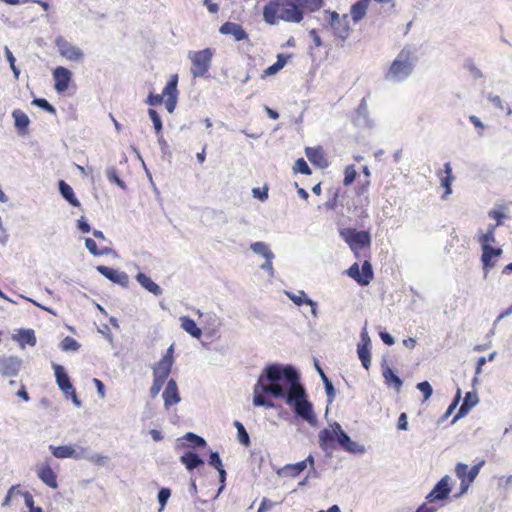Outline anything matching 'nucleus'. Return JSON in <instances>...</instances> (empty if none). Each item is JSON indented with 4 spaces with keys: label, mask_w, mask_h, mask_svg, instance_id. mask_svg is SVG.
<instances>
[{
    "label": "nucleus",
    "mask_w": 512,
    "mask_h": 512,
    "mask_svg": "<svg viewBox=\"0 0 512 512\" xmlns=\"http://www.w3.org/2000/svg\"><path fill=\"white\" fill-rule=\"evenodd\" d=\"M322 382L324 385L325 393L327 395L328 404H331L334 401L336 395L335 387L332 381L326 375H323Z\"/></svg>",
    "instance_id": "41"
},
{
    "label": "nucleus",
    "mask_w": 512,
    "mask_h": 512,
    "mask_svg": "<svg viewBox=\"0 0 512 512\" xmlns=\"http://www.w3.org/2000/svg\"><path fill=\"white\" fill-rule=\"evenodd\" d=\"M370 348L371 347H365V346H358L357 347V354H358V357L362 363V366L365 368V369H369L370 365H371V353H370Z\"/></svg>",
    "instance_id": "39"
},
{
    "label": "nucleus",
    "mask_w": 512,
    "mask_h": 512,
    "mask_svg": "<svg viewBox=\"0 0 512 512\" xmlns=\"http://www.w3.org/2000/svg\"><path fill=\"white\" fill-rule=\"evenodd\" d=\"M306 469V461H300L295 464H287L277 471V474L282 477L291 476L297 477L301 472Z\"/></svg>",
    "instance_id": "29"
},
{
    "label": "nucleus",
    "mask_w": 512,
    "mask_h": 512,
    "mask_svg": "<svg viewBox=\"0 0 512 512\" xmlns=\"http://www.w3.org/2000/svg\"><path fill=\"white\" fill-rule=\"evenodd\" d=\"M319 445L323 450H327L329 445L336 441L346 452L362 455L365 453V446L359 442L351 440L350 436L342 429L338 422L331 425V429L324 428L320 430Z\"/></svg>",
    "instance_id": "4"
},
{
    "label": "nucleus",
    "mask_w": 512,
    "mask_h": 512,
    "mask_svg": "<svg viewBox=\"0 0 512 512\" xmlns=\"http://www.w3.org/2000/svg\"><path fill=\"white\" fill-rule=\"evenodd\" d=\"M14 339H17L22 347H24L25 344L30 346L36 345V337L32 329H20L17 336H14Z\"/></svg>",
    "instance_id": "33"
},
{
    "label": "nucleus",
    "mask_w": 512,
    "mask_h": 512,
    "mask_svg": "<svg viewBox=\"0 0 512 512\" xmlns=\"http://www.w3.org/2000/svg\"><path fill=\"white\" fill-rule=\"evenodd\" d=\"M461 400V389L458 388L457 391H456V394L454 396V399L453 401L451 402V404L448 406L446 412L444 413V415L442 416L441 418V421H445L452 413L453 411L456 409V407L458 406L459 402Z\"/></svg>",
    "instance_id": "50"
},
{
    "label": "nucleus",
    "mask_w": 512,
    "mask_h": 512,
    "mask_svg": "<svg viewBox=\"0 0 512 512\" xmlns=\"http://www.w3.org/2000/svg\"><path fill=\"white\" fill-rule=\"evenodd\" d=\"M234 427L237 430V439L238 441L245 447H248L251 443L250 436L248 432L246 431L244 425L238 421L235 420L233 423Z\"/></svg>",
    "instance_id": "35"
},
{
    "label": "nucleus",
    "mask_w": 512,
    "mask_h": 512,
    "mask_svg": "<svg viewBox=\"0 0 512 512\" xmlns=\"http://www.w3.org/2000/svg\"><path fill=\"white\" fill-rule=\"evenodd\" d=\"M346 273L361 286L369 285L374 276L372 265L369 261H364L361 269L358 263L352 264Z\"/></svg>",
    "instance_id": "10"
},
{
    "label": "nucleus",
    "mask_w": 512,
    "mask_h": 512,
    "mask_svg": "<svg viewBox=\"0 0 512 512\" xmlns=\"http://www.w3.org/2000/svg\"><path fill=\"white\" fill-rule=\"evenodd\" d=\"M496 241L495 234L491 231H487L479 237L481 244L482 255L481 263L483 267V277L487 278L490 269L495 267V261H492V257H500L503 254V249L500 247H493L491 243Z\"/></svg>",
    "instance_id": "6"
},
{
    "label": "nucleus",
    "mask_w": 512,
    "mask_h": 512,
    "mask_svg": "<svg viewBox=\"0 0 512 512\" xmlns=\"http://www.w3.org/2000/svg\"><path fill=\"white\" fill-rule=\"evenodd\" d=\"M173 363L170 360H162L156 364V366L153 368V378H159L161 380H165L168 378L171 369H172Z\"/></svg>",
    "instance_id": "30"
},
{
    "label": "nucleus",
    "mask_w": 512,
    "mask_h": 512,
    "mask_svg": "<svg viewBox=\"0 0 512 512\" xmlns=\"http://www.w3.org/2000/svg\"><path fill=\"white\" fill-rule=\"evenodd\" d=\"M170 496H171V490L169 488H166V487L160 488V490L158 491V494H157V500L160 505L159 511H162L165 508Z\"/></svg>",
    "instance_id": "47"
},
{
    "label": "nucleus",
    "mask_w": 512,
    "mask_h": 512,
    "mask_svg": "<svg viewBox=\"0 0 512 512\" xmlns=\"http://www.w3.org/2000/svg\"><path fill=\"white\" fill-rule=\"evenodd\" d=\"M305 154L308 160L313 164H320V161L323 159V155L320 149L307 147L305 149Z\"/></svg>",
    "instance_id": "42"
},
{
    "label": "nucleus",
    "mask_w": 512,
    "mask_h": 512,
    "mask_svg": "<svg viewBox=\"0 0 512 512\" xmlns=\"http://www.w3.org/2000/svg\"><path fill=\"white\" fill-rule=\"evenodd\" d=\"M299 2L300 8L303 10V8L308 9L311 12L319 10L324 0H297Z\"/></svg>",
    "instance_id": "44"
},
{
    "label": "nucleus",
    "mask_w": 512,
    "mask_h": 512,
    "mask_svg": "<svg viewBox=\"0 0 512 512\" xmlns=\"http://www.w3.org/2000/svg\"><path fill=\"white\" fill-rule=\"evenodd\" d=\"M180 462L188 471H192L204 465V460L195 452L187 451L180 457Z\"/></svg>",
    "instance_id": "23"
},
{
    "label": "nucleus",
    "mask_w": 512,
    "mask_h": 512,
    "mask_svg": "<svg viewBox=\"0 0 512 512\" xmlns=\"http://www.w3.org/2000/svg\"><path fill=\"white\" fill-rule=\"evenodd\" d=\"M4 52H5L6 59L9 62L10 67H11V69L13 71L14 77L17 79L19 77L20 71L15 66L16 59H15V57L12 54V52L10 51V49L7 46H5Z\"/></svg>",
    "instance_id": "52"
},
{
    "label": "nucleus",
    "mask_w": 512,
    "mask_h": 512,
    "mask_svg": "<svg viewBox=\"0 0 512 512\" xmlns=\"http://www.w3.org/2000/svg\"><path fill=\"white\" fill-rule=\"evenodd\" d=\"M478 401L479 399L476 392H467L458 412L452 420V424L467 415L469 411L478 404Z\"/></svg>",
    "instance_id": "17"
},
{
    "label": "nucleus",
    "mask_w": 512,
    "mask_h": 512,
    "mask_svg": "<svg viewBox=\"0 0 512 512\" xmlns=\"http://www.w3.org/2000/svg\"><path fill=\"white\" fill-rule=\"evenodd\" d=\"M181 327L193 338L199 339L202 336V330L197 326L196 322L188 316L180 318Z\"/></svg>",
    "instance_id": "31"
},
{
    "label": "nucleus",
    "mask_w": 512,
    "mask_h": 512,
    "mask_svg": "<svg viewBox=\"0 0 512 512\" xmlns=\"http://www.w3.org/2000/svg\"><path fill=\"white\" fill-rule=\"evenodd\" d=\"M81 452H83L82 453V455H83L82 459L88 460V461H90L92 463H95V464H100V465L104 464V461L107 459L106 456H103V455H101L99 453H96V452H92V451H90L87 448L81 447Z\"/></svg>",
    "instance_id": "38"
},
{
    "label": "nucleus",
    "mask_w": 512,
    "mask_h": 512,
    "mask_svg": "<svg viewBox=\"0 0 512 512\" xmlns=\"http://www.w3.org/2000/svg\"><path fill=\"white\" fill-rule=\"evenodd\" d=\"M85 247L87 250L94 256H98V247L96 242L92 238H86L85 239Z\"/></svg>",
    "instance_id": "64"
},
{
    "label": "nucleus",
    "mask_w": 512,
    "mask_h": 512,
    "mask_svg": "<svg viewBox=\"0 0 512 512\" xmlns=\"http://www.w3.org/2000/svg\"><path fill=\"white\" fill-rule=\"evenodd\" d=\"M252 194L254 198L259 199L260 201H265L268 198V188H253Z\"/></svg>",
    "instance_id": "60"
},
{
    "label": "nucleus",
    "mask_w": 512,
    "mask_h": 512,
    "mask_svg": "<svg viewBox=\"0 0 512 512\" xmlns=\"http://www.w3.org/2000/svg\"><path fill=\"white\" fill-rule=\"evenodd\" d=\"M106 176L109 182L116 184L121 189H126V185L122 179L118 176L117 170L114 166L108 167L106 170Z\"/></svg>",
    "instance_id": "40"
},
{
    "label": "nucleus",
    "mask_w": 512,
    "mask_h": 512,
    "mask_svg": "<svg viewBox=\"0 0 512 512\" xmlns=\"http://www.w3.org/2000/svg\"><path fill=\"white\" fill-rule=\"evenodd\" d=\"M58 190L60 195L73 207H79L80 202L75 196L72 187L64 180L58 182Z\"/></svg>",
    "instance_id": "25"
},
{
    "label": "nucleus",
    "mask_w": 512,
    "mask_h": 512,
    "mask_svg": "<svg viewBox=\"0 0 512 512\" xmlns=\"http://www.w3.org/2000/svg\"><path fill=\"white\" fill-rule=\"evenodd\" d=\"M356 175H357V173H356V170L354 169V167L347 166L345 169V172H344L343 184L345 186L351 185L355 181Z\"/></svg>",
    "instance_id": "53"
},
{
    "label": "nucleus",
    "mask_w": 512,
    "mask_h": 512,
    "mask_svg": "<svg viewBox=\"0 0 512 512\" xmlns=\"http://www.w3.org/2000/svg\"><path fill=\"white\" fill-rule=\"evenodd\" d=\"M165 380H161L159 378H153V384L150 388V394L152 397H156L161 391Z\"/></svg>",
    "instance_id": "58"
},
{
    "label": "nucleus",
    "mask_w": 512,
    "mask_h": 512,
    "mask_svg": "<svg viewBox=\"0 0 512 512\" xmlns=\"http://www.w3.org/2000/svg\"><path fill=\"white\" fill-rule=\"evenodd\" d=\"M485 464V461L484 460H481L479 463H477L476 465L472 466L469 470H468V474H467V480H469V482H473L475 480V478L478 476L479 472H480V468Z\"/></svg>",
    "instance_id": "57"
},
{
    "label": "nucleus",
    "mask_w": 512,
    "mask_h": 512,
    "mask_svg": "<svg viewBox=\"0 0 512 512\" xmlns=\"http://www.w3.org/2000/svg\"><path fill=\"white\" fill-rule=\"evenodd\" d=\"M488 217L496 220L495 226H500L502 225V220L505 219L507 216L503 211L493 209L488 212Z\"/></svg>",
    "instance_id": "56"
},
{
    "label": "nucleus",
    "mask_w": 512,
    "mask_h": 512,
    "mask_svg": "<svg viewBox=\"0 0 512 512\" xmlns=\"http://www.w3.org/2000/svg\"><path fill=\"white\" fill-rule=\"evenodd\" d=\"M96 270L111 282L118 284L124 288L128 287L129 276L127 275V273L103 265L97 266Z\"/></svg>",
    "instance_id": "13"
},
{
    "label": "nucleus",
    "mask_w": 512,
    "mask_h": 512,
    "mask_svg": "<svg viewBox=\"0 0 512 512\" xmlns=\"http://www.w3.org/2000/svg\"><path fill=\"white\" fill-rule=\"evenodd\" d=\"M452 181H453V176H446L441 179V186L445 189L443 198H445L447 195L452 193V190H451Z\"/></svg>",
    "instance_id": "61"
},
{
    "label": "nucleus",
    "mask_w": 512,
    "mask_h": 512,
    "mask_svg": "<svg viewBox=\"0 0 512 512\" xmlns=\"http://www.w3.org/2000/svg\"><path fill=\"white\" fill-rule=\"evenodd\" d=\"M32 105L37 106L50 114H56V109L45 98H34Z\"/></svg>",
    "instance_id": "48"
},
{
    "label": "nucleus",
    "mask_w": 512,
    "mask_h": 512,
    "mask_svg": "<svg viewBox=\"0 0 512 512\" xmlns=\"http://www.w3.org/2000/svg\"><path fill=\"white\" fill-rule=\"evenodd\" d=\"M163 102V95L150 93L147 97L146 103L151 106L160 105Z\"/></svg>",
    "instance_id": "62"
},
{
    "label": "nucleus",
    "mask_w": 512,
    "mask_h": 512,
    "mask_svg": "<svg viewBox=\"0 0 512 512\" xmlns=\"http://www.w3.org/2000/svg\"><path fill=\"white\" fill-rule=\"evenodd\" d=\"M353 123L361 128L372 127V121L369 119L368 106L365 98L360 101Z\"/></svg>",
    "instance_id": "18"
},
{
    "label": "nucleus",
    "mask_w": 512,
    "mask_h": 512,
    "mask_svg": "<svg viewBox=\"0 0 512 512\" xmlns=\"http://www.w3.org/2000/svg\"><path fill=\"white\" fill-rule=\"evenodd\" d=\"M285 403L292 407L294 413L308 422L310 425L316 423V416L312 403L308 400L307 392L304 385L297 389L295 393L287 397Z\"/></svg>",
    "instance_id": "5"
},
{
    "label": "nucleus",
    "mask_w": 512,
    "mask_h": 512,
    "mask_svg": "<svg viewBox=\"0 0 512 512\" xmlns=\"http://www.w3.org/2000/svg\"><path fill=\"white\" fill-rule=\"evenodd\" d=\"M223 35H232L236 41H242L248 38V34L240 24L234 22H225L219 28Z\"/></svg>",
    "instance_id": "20"
},
{
    "label": "nucleus",
    "mask_w": 512,
    "mask_h": 512,
    "mask_svg": "<svg viewBox=\"0 0 512 512\" xmlns=\"http://www.w3.org/2000/svg\"><path fill=\"white\" fill-rule=\"evenodd\" d=\"M37 475L50 488L56 489L58 487L57 476L49 465L40 468Z\"/></svg>",
    "instance_id": "27"
},
{
    "label": "nucleus",
    "mask_w": 512,
    "mask_h": 512,
    "mask_svg": "<svg viewBox=\"0 0 512 512\" xmlns=\"http://www.w3.org/2000/svg\"><path fill=\"white\" fill-rule=\"evenodd\" d=\"M381 368L385 383L388 386H393L397 391H399L403 385V381L398 375L395 374L392 368L387 364V360L385 357H383L382 359Z\"/></svg>",
    "instance_id": "19"
},
{
    "label": "nucleus",
    "mask_w": 512,
    "mask_h": 512,
    "mask_svg": "<svg viewBox=\"0 0 512 512\" xmlns=\"http://www.w3.org/2000/svg\"><path fill=\"white\" fill-rule=\"evenodd\" d=\"M148 115L153 123L156 134H159L163 129V124L158 112L152 108L148 109Z\"/></svg>",
    "instance_id": "45"
},
{
    "label": "nucleus",
    "mask_w": 512,
    "mask_h": 512,
    "mask_svg": "<svg viewBox=\"0 0 512 512\" xmlns=\"http://www.w3.org/2000/svg\"><path fill=\"white\" fill-rule=\"evenodd\" d=\"M293 171L294 173H301L303 175H310L312 173L310 167L303 158H299L296 160L293 166Z\"/></svg>",
    "instance_id": "49"
},
{
    "label": "nucleus",
    "mask_w": 512,
    "mask_h": 512,
    "mask_svg": "<svg viewBox=\"0 0 512 512\" xmlns=\"http://www.w3.org/2000/svg\"><path fill=\"white\" fill-rule=\"evenodd\" d=\"M162 397L164 399V404L166 407H169V406L176 404L180 401L177 384L174 379H170L167 382V385L162 394Z\"/></svg>",
    "instance_id": "22"
},
{
    "label": "nucleus",
    "mask_w": 512,
    "mask_h": 512,
    "mask_svg": "<svg viewBox=\"0 0 512 512\" xmlns=\"http://www.w3.org/2000/svg\"><path fill=\"white\" fill-rule=\"evenodd\" d=\"M335 37L345 42L350 33V22L348 14H343L341 19L330 26Z\"/></svg>",
    "instance_id": "21"
},
{
    "label": "nucleus",
    "mask_w": 512,
    "mask_h": 512,
    "mask_svg": "<svg viewBox=\"0 0 512 512\" xmlns=\"http://www.w3.org/2000/svg\"><path fill=\"white\" fill-rule=\"evenodd\" d=\"M304 12L297 0H271L263 7V19L267 24L276 25L280 20L299 23Z\"/></svg>",
    "instance_id": "2"
},
{
    "label": "nucleus",
    "mask_w": 512,
    "mask_h": 512,
    "mask_svg": "<svg viewBox=\"0 0 512 512\" xmlns=\"http://www.w3.org/2000/svg\"><path fill=\"white\" fill-rule=\"evenodd\" d=\"M23 361L17 356H0V374L7 377L18 375Z\"/></svg>",
    "instance_id": "12"
},
{
    "label": "nucleus",
    "mask_w": 512,
    "mask_h": 512,
    "mask_svg": "<svg viewBox=\"0 0 512 512\" xmlns=\"http://www.w3.org/2000/svg\"><path fill=\"white\" fill-rule=\"evenodd\" d=\"M371 0H359L350 7V15L354 23L361 21L368 10Z\"/></svg>",
    "instance_id": "24"
},
{
    "label": "nucleus",
    "mask_w": 512,
    "mask_h": 512,
    "mask_svg": "<svg viewBox=\"0 0 512 512\" xmlns=\"http://www.w3.org/2000/svg\"><path fill=\"white\" fill-rule=\"evenodd\" d=\"M417 389L423 394L424 401L428 400L433 393V388L428 381L418 383Z\"/></svg>",
    "instance_id": "51"
},
{
    "label": "nucleus",
    "mask_w": 512,
    "mask_h": 512,
    "mask_svg": "<svg viewBox=\"0 0 512 512\" xmlns=\"http://www.w3.org/2000/svg\"><path fill=\"white\" fill-rule=\"evenodd\" d=\"M212 57L213 51L211 48L188 52V59L192 63L190 73L194 78L204 77L208 73L211 66Z\"/></svg>",
    "instance_id": "7"
},
{
    "label": "nucleus",
    "mask_w": 512,
    "mask_h": 512,
    "mask_svg": "<svg viewBox=\"0 0 512 512\" xmlns=\"http://www.w3.org/2000/svg\"><path fill=\"white\" fill-rule=\"evenodd\" d=\"M177 84H178V75L174 74L170 77V79L166 83L161 95L167 96V98L172 97V96L177 97L178 96Z\"/></svg>",
    "instance_id": "36"
},
{
    "label": "nucleus",
    "mask_w": 512,
    "mask_h": 512,
    "mask_svg": "<svg viewBox=\"0 0 512 512\" xmlns=\"http://www.w3.org/2000/svg\"><path fill=\"white\" fill-rule=\"evenodd\" d=\"M341 234L355 254H357L359 249L366 248L371 245V236L367 231L348 229L345 232H341Z\"/></svg>",
    "instance_id": "8"
},
{
    "label": "nucleus",
    "mask_w": 512,
    "mask_h": 512,
    "mask_svg": "<svg viewBox=\"0 0 512 512\" xmlns=\"http://www.w3.org/2000/svg\"><path fill=\"white\" fill-rule=\"evenodd\" d=\"M184 438L189 442V445L194 447V448H197V447H205L206 446V441L204 438H202L201 436L195 434V433H192V432H188Z\"/></svg>",
    "instance_id": "43"
},
{
    "label": "nucleus",
    "mask_w": 512,
    "mask_h": 512,
    "mask_svg": "<svg viewBox=\"0 0 512 512\" xmlns=\"http://www.w3.org/2000/svg\"><path fill=\"white\" fill-rule=\"evenodd\" d=\"M261 270L266 271L269 276L272 278L274 277V267H273V259H265V262L259 266Z\"/></svg>",
    "instance_id": "63"
},
{
    "label": "nucleus",
    "mask_w": 512,
    "mask_h": 512,
    "mask_svg": "<svg viewBox=\"0 0 512 512\" xmlns=\"http://www.w3.org/2000/svg\"><path fill=\"white\" fill-rule=\"evenodd\" d=\"M285 294L296 306L307 305V303L311 302V298L303 290L299 291L298 294L285 291Z\"/></svg>",
    "instance_id": "37"
},
{
    "label": "nucleus",
    "mask_w": 512,
    "mask_h": 512,
    "mask_svg": "<svg viewBox=\"0 0 512 512\" xmlns=\"http://www.w3.org/2000/svg\"><path fill=\"white\" fill-rule=\"evenodd\" d=\"M417 53L416 45H405L386 73V80L398 83L408 78L418 62Z\"/></svg>",
    "instance_id": "3"
},
{
    "label": "nucleus",
    "mask_w": 512,
    "mask_h": 512,
    "mask_svg": "<svg viewBox=\"0 0 512 512\" xmlns=\"http://www.w3.org/2000/svg\"><path fill=\"white\" fill-rule=\"evenodd\" d=\"M262 393L261 387H257V383L254 386V396H253V405L256 407H263L265 405L264 397L260 394Z\"/></svg>",
    "instance_id": "54"
},
{
    "label": "nucleus",
    "mask_w": 512,
    "mask_h": 512,
    "mask_svg": "<svg viewBox=\"0 0 512 512\" xmlns=\"http://www.w3.org/2000/svg\"><path fill=\"white\" fill-rule=\"evenodd\" d=\"M451 477L449 475H445L442 477L434 486L432 491L427 495L426 499L429 503H433L436 501H443L448 498L451 493Z\"/></svg>",
    "instance_id": "11"
},
{
    "label": "nucleus",
    "mask_w": 512,
    "mask_h": 512,
    "mask_svg": "<svg viewBox=\"0 0 512 512\" xmlns=\"http://www.w3.org/2000/svg\"><path fill=\"white\" fill-rule=\"evenodd\" d=\"M50 450L54 457L56 458H72L76 460L82 459L83 455L81 452V447H78V449L73 448L72 446H53L50 445Z\"/></svg>",
    "instance_id": "16"
},
{
    "label": "nucleus",
    "mask_w": 512,
    "mask_h": 512,
    "mask_svg": "<svg viewBox=\"0 0 512 512\" xmlns=\"http://www.w3.org/2000/svg\"><path fill=\"white\" fill-rule=\"evenodd\" d=\"M250 249L253 253L264 257L265 259H274L275 255L271 251L269 245L262 241L254 242L250 245Z\"/></svg>",
    "instance_id": "32"
},
{
    "label": "nucleus",
    "mask_w": 512,
    "mask_h": 512,
    "mask_svg": "<svg viewBox=\"0 0 512 512\" xmlns=\"http://www.w3.org/2000/svg\"><path fill=\"white\" fill-rule=\"evenodd\" d=\"M208 464L214 467L216 470L223 467L222 461L220 459L218 452H211L208 460Z\"/></svg>",
    "instance_id": "59"
},
{
    "label": "nucleus",
    "mask_w": 512,
    "mask_h": 512,
    "mask_svg": "<svg viewBox=\"0 0 512 512\" xmlns=\"http://www.w3.org/2000/svg\"><path fill=\"white\" fill-rule=\"evenodd\" d=\"M60 346L63 351H77L80 348V344L70 336L65 337Z\"/></svg>",
    "instance_id": "46"
},
{
    "label": "nucleus",
    "mask_w": 512,
    "mask_h": 512,
    "mask_svg": "<svg viewBox=\"0 0 512 512\" xmlns=\"http://www.w3.org/2000/svg\"><path fill=\"white\" fill-rule=\"evenodd\" d=\"M468 465L463 462H458L455 466V473L456 476L462 480H467V474H468Z\"/></svg>",
    "instance_id": "55"
},
{
    "label": "nucleus",
    "mask_w": 512,
    "mask_h": 512,
    "mask_svg": "<svg viewBox=\"0 0 512 512\" xmlns=\"http://www.w3.org/2000/svg\"><path fill=\"white\" fill-rule=\"evenodd\" d=\"M12 117L14 119V125L19 134L25 135L30 124L29 117L19 109H16L12 112Z\"/></svg>",
    "instance_id": "28"
},
{
    "label": "nucleus",
    "mask_w": 512,
    "mask_h": 512,
    "mask_svg": "<svg viewBox=\"0 0 512 512\" xmlns=\"http://www.w3.org/2000/svg\"><path fill=\"white\" fill-rule=\"evenodd\" d=\"M52 368L54 370V376L56 380V384L59 389L68 396L70 390L73 389V385L71 384L70 378L62 365L52 363Z\"/></svg>",
    "instance_id": "15"
},
{
    "label": "nucleus",
    "mask_w": 512,
    "mask_h": 512,
    "mask_svg": "<svg viewBox=\"0 0 512 512\" xmlns=\"http://www.w3.org/2000/svg\"><path fill=\"white\" fill-rule=\"evenodd\" d=\"M137 282L147 291L152 293L155 296H159L162 294L161 287L156 284L150 277H148L145 273L139 272L136 275Z\"/></svg>",
    "instance_id": "26"
},
{
    "label": "nucleus",
    "mask_w": 512,
    "mask_h": 512,
    "mask_svg": "<svg viewBox=\"0 0 512 512\" xmlns=\"http://www.w3.org/2000/svg\"><path fill=\"white\" fill-rule=\"evenodd\" d=\"M53 78L55 81V91L58 93H63L69 87L72 79V72L63 66H58L53 70Z\"/></svg>",
    "instance_id": "14"
},
{
    "label": "nucleus",
    "mask_w": 512,
    "mask_h": 512,
    "mask_svg": "<svg viewBox=\"0 0 512 512\" xmlns=\"http://www.w3.org/2000/svg\"><path fill=\"white\" fill-rule=\"evenodd\" d=\"M289 57L290 55L278 54L276 62L264 70V76L278 73L286 65Z\"/></svg>",
    "instance_id": "34"
},
{
    "label": "nucleus",
    "mask_w": 512,
    "mask_h": 512,
    "mask_svg": "<svg viewBox=\"0 0 512 512\" xmlns=\"http://www.w3.org/2000/svg\"><path fill=\"white\" fill-rule=\"evenodd\" d=\"M302 386L300 373L290 364H268L257 381L263 394L284 401Z\"/></svg>",
    "instance_id": "1"
},
{
    "label": "nucleus",
    "mask_w": 512,
    "mask_h": 512,
    "mask_svg": "<svg viewBox=\"0 0 512 512\" xmlns=\"http://www.w3.org/2000/svg\"><path fill=\"white\" fill-rule=\"evenodd\" d=\"M55 45L58 49L59 54L66 58L69 61L74 62H83L85 58V54L76 45H73L69 41H67L64 37L58 36L55 39Z\"/></svg>",
    "instance_id": "9"
}]
</instances>
